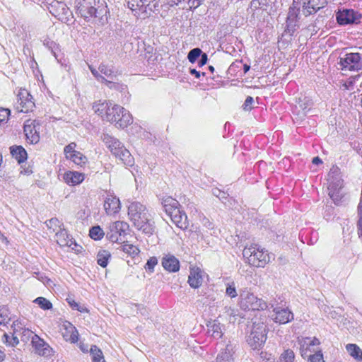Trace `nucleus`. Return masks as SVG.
Wrapping results in <instances>:
<instances>
[{"instance_id":"obj_1","label":"nucleus","mask_w":362,"mask_h":362,"mask_svg":"<svg viewBox=\"0 0 362 362\" xmlns=\"http://www.w3.org/2000/svg\"><path fill=\"white\" fill-rule=\"evenodd\" d=\"M128 216L137 229L145 233L151 234L153 232V221L146 206L138 202L130 203L128 206Z\"/></svg>"},{"instance_id":"obj_2","label":"nucleus","mask_w":362,"mask_h":362,"mask_svg":"<svg viewBox=\"0 0 362 362\" xmlns=\"http://www.w3.org/2000/svg\"><path fill=\"white\" fill-rule=\"evenodd\" d=\"M102 140L112 154L122 160L124 165H133L134 162L133 156L117 138L108 134H103Z\"/></svg>"},{"instance_id":"obj_3","label":"nucleus","mask_w":362,"mask_h":362,"mask_svg":"<svg viewBox=\"0 0 362 362\" xmlns=\"http://www.w3.org/2000/svg\"><path fill=\"white\" fill-rule=\"evenodd\" d=\"M163 207L172 221L180 228H187L189 226L185 212L180 209V204L175 199L167 197L163 199Z\"/></svg>"},{"instance_id":"obj_4","label":"nucleus","mask_w":362,"mask_h":362,"mask_svg":"<svg viewBox=\"0 0 362 362\" xmlns=\"http://www.w3.org/2000/svg\"><path fill=\"white\" fill-rule=\"evenodd\" d=\"M105 119L115 124L117 128L124 129L132 123L133 119L129 111L124 107L112 104L107 108Z\"/></svg>"},{"instance_id":"obj_5","label":"nucleus","mask_w":362,"mask_h":362,"mask_svg":"<svg viewBox=\"0 0 362 362\" xmlns=\"http://www.w3.org/2000/svg\"><path fill=\"white\" fill-rule=\"evenodd\" d=\"M243 255L244 257L248 259L250 264L257 267H264L270 261V257L267 251H264L257 245L245 247Z\"/></svg>"},{"instance_id":"obj_6","label":"nucleus","mask_w":362,"mask_h":362,"mask_svg":"<svg viewBox=\"0 0 362 362\" xmlns=\"http://www.w3.org/2000/svg\"><path fill=\"white\" fill-rule=\"evenodd\" d=\"M240 306L245 310H264L269 306L265 300L259 298L248 290H244L240 293Z\"/></svg>"},{"instance_id":"obj_7","label":"nucleus","mask_w":362,"mask_h":362,"mask_svg":"<svg viewBox=\"0 0 362 362\" xmlns=\"http://www.w3.org/2000/svg\"><path fill=\"white\" fill-rule=\"evenodd\" d=\"M128 7L135 16L144 18L158 10V4L156 0H129Z\"/></svg>"},{"instance_id":"obj_8","label":"nucleus","mask_w":362,"mask_h":362,"mask_svg":"<svg viewBox=\"0 0 362 362\" xmlns=\"http://www.w3.org/2000/svg\"><path fill=\"white\" fill-rule=\"evenodd\" d=\"M267 339L266 326L262 323H254L247 341L252 349H259Z\"/></svg>"},{"instance_id":"obj_9","label":"nucleus","mask_w":362,"mask_h":362,"mask_svg":"<svg viewBox=\"0 0 362 362\" xmlns=\"http://www.w3.org/2000/svg\"><path fill=\"white\" fill-rule=\"evenodd\" d=\"M338 64L342 71H358L362 68V54L356 52L346 53L339 57Z\"/></svg>"},{"instance_id":"obj_10","label":"nucleus","mask_w":362,"mask_h":362,"mask_svg":"<svg viewBox=\"0 0 362 362\" xmlns=\"http://www.w3.org/2000/svg\"><path fill=\"white\" fill-rule=\"evenodd\" d=\"M95 5L96 0H76L77 13L88 22L100 13Z\"/></svg>"},{"instance_id":"obj_11","label":"nucleus","mask_w":362,"mask_h":362,"mask_svg":"<svg viewBox=\"0 0 362 362\" xmlns=\"http://www.w3.org/2000/svg\"><path fill=\"white\" fill-rule=\"evenodd\" d=\"M128 229L129 225L126 222L119 221L112 222L109 226L107 237L113 243L121 242Z\"/></svg>"},{"instance_id":"obj_12","label":"nucleus","mask_w":362,"mask_h":362,"mask_svg":"<svg viewBox=\"0 0 362 362\" xmlns=\"http://www.w3.org/2000/svg\"><path fill=\"white\" fill-rule=\"evenodd\" d=\"M16 110L21 112H28L35 107L33 97L26 89H21L17 95Z\"/></svg>"},{"instance_id":"obj_13","label":"nucleus","mask_w":362,"mask_h":362,"mask_svg":"<svg viewBox=\"0 0 362 362\" xmlns=\"http://www.w3.org/2000/svg\"><path fill=\"white\" fill-rule=\"evenodd\" d=\"M40 123L35 119H27L23 126L26 139L30 144H37L40 141Z\"/></svg>"},{"instance_id":"obj_14","label":"nucleus","mask_w":362,"mask_h":362,"mask_svg":"<svg viewBox=\"0 0 362 362\" xmlns=\"http://www.w3.org/2000/svg\"><path fill=\"white\" fill-rule=\"evenodd\" d=\"M361 18V13L353 9H344L337 13V21L340 25L357 24Z\"/></svg>"},{"instance_id":"obj_15","label":"nucleus","mask_w":362,"mask_h":362,"mask_svg":"<svg viewBox=\"0 0 362 362\" xmlns=\"http://www.w3.org/2000/svg\"><path fill=\"white\" fill-rule=\"evenodd\" d=\"M302 5V13L304 16H308L315 14L320 9L324 8L327 0H300Z\"/></svg>"},{"instance_id":"obj_16","label":"nucleus","mask_w":362,"mask_h":362,"mask_svg":"<svg viewBox=\"0 0 362 362\" xmlns=\"http://www.w3.org/2000/svg\"><path fill=\"white\" fill-rule=\"evenodd\" d=\"M300 6L302 7L300 0H293V5L289 8L286 21V26L289 33H293L294 31L293 27L295 26L296 18L299 14Z\"/></svg>"},{"instance_id":"obj_17","label":"nucleus","mask_w":362,"mask_h":362,"mask_svg":"<svg viewBox=\"0 0 362 362\" xmlns=\"http://www.w3.org/2000/svg\"><path fill=\"white\" fill-rule=\"evenodd\" d=\"M274 313V320L276 323L286 324L294 318L293 313L288 308L276 307L273 308Z\"/></svg>"},{"instance_id":"obj_18","label":"nucleus","mask_w":362,"mask_h":362,"mask_svg":"<svg viewBox=\"0 0 362 362\" xmlns=\"http://www.w3.org/2000/svg\"><path fill=\"white\" fill-rule=\"evenodd\" d=\"M55 238L57 243L61 247L67 246L71 247L72 250H74L76 252L79 251V250L76 248L78 247L77 244L69 237L66 230L60 229L59 231L56 233Z\"/></svg>"},{"instance_id":"obj_19","label":"nucleus","mask_w":362,"mask_h":362,"mask_svg":"<svg viewBox=\"0 0 362 362\" xmlns=\"http://www.w3.org/2000/svg\"><path fill=\"white\" fill-rule=\"evenodd\" d=\"M32 344L36 352L41 356H49L52 352L50 346L37 334L32 337Z\"/></svg>"},{"instance_id":"obj_20","label":"nucleus","mask_w":362,"mask_h":362,"mask_svg":"<svg viewBox=\"0 0 362 362\" xmlns=\"http://www.w3.org/2000/svg\"><path fill=\"white\" fill-rule=\"evenodd\" d=\"M162 266L169 272H176L180 269V262L174 255L168 254L162 258Z\"/></svg>"},{"instance_id":"obj_21","label":"nucleus","mask_w":362,"mask_h":362,"mask_svg":"<svg viewBox=\"0 0 362 362\" xmlns=\"http://www.w3.org/2000/svg\"><path fill=\"white\" fill-rule=\"evenodd\" d=\"M104 209L108 215L117 213L120 209L119 199L112 195H107L104 202Z\"/></svg>"},{"instance_id":"obj_22","label":"nucleus","mask_w":362,"mask_h":362,"mask_svg":"<svg viewBox=\"0 0 362 362\" xmlns=\"http://www.w3.org/2000/svg\"><path fill=\"white\" fill-rule=\"evenodd\" d=\"M63 179L69 185H76L83 181L84 175L76 171H69L64 175Z\"/></svg>"},{"instance_id":"obj_23","label":"nucleus","mask_w":362,"mask_h":362,"mask_svg":"<svg viewBox=\"0 0 362 362\" xmlns=\"http://www.w3.org/2000/svg\"><path fill=\"white\" fill-rule=\"evenodd\" d=\"M203 278L199 269H192L188 276V283L192 288H197L201 286Z\"/></svg>"},{"instance_id":"obj_24","label":"nucleus","mask_w":362,"mask_h":362,"mask_svg":"<svg viewBox=\"0 0 362 362\" xmlns=\"http://www.w3.org/2000/svg\"><path fill=\"white\" fill-rule=\"evenodd\" d=\"M66 332L64 334V337L66 341L71 343H75L78 341V333L76 327H74L70 322H66L64 325Z\"/></svg>"},{"instance_id":"obj_25","label":"nucleus","mask_w":362,"mask_h":362,"mask_svg":"<svg viewBox=\"0 0 362 362\" xmlns=\"http://www.w3.org/2000/svg\"><path fill=\"white\" fill-rule=\"evenodd\" d=\"M208 333L215 339H219L223 335L222 328L220 322L214 320L207 325Z\"/></svg>"},{"instance_id":"obj_26","label":"nucleus","mask_w":362,"mask_h":362,"mask_svg":"<svg viewBox=\"0 0 362 362\" xmlns=\"http://www.w3.org/2000/svg\"><path fill=\"white\" fill-rule=\"evenodd\" d=\"M300 352L301 356L304 357V356L306 354V351L309 349L310 346H313L315 345H317L320 344L319 340L314 337V338H310V337H305L303 338L300 341Z\"/></svg>"},{"instance_id":"obj_27","label":"nucleus","mask_w":362,"mask_h":362,"mask_svg":"<svg viewBox=\"0 0 362 362\" xmlns=\"http://www.w3.org/2000/svg\"><path fill=\"white\" fill-rule=\"evenodd\" d=\"M300 352L301 356L304 357V356L306 354V351L309 349L310 346H313L315 345H317L320 344L319 340L314 337V338H310V337H305L303 338L300 341Z\"/></svg>"},{"instance_id":"obj_28","label":"nucleus","mask_w":362,"mask_h":362,"mask_svg":"<svg viewBox=\"0 0 362 362\" xmlns=\"http://www.w3.org/2000/svg\"><path fill=\"white\" fill-rule=\"evenodd\" d=\"M57 4L60 11L53 14L62 21L68 22L69 21V16L71 13L69 8L63 3L57 2Z\"/></svg>"},{"instance_id":"obj_29","label":"nucleus","mask_w":362,"mask_h":362,"mask_svg":"<svg viewBox=\"0 0 362 362\" xmlns=\"http://www.w3.org/2000/svg\"><path fill=\"white\" fill-rule=\"evenodd\" d=\"M11 153L19 163L23 162L27 158V153L21 146L11 147Z\"/></svg>"},{"instance_id":"obj_30","label":"nucleus","mask_w":362,"mask_h":362,"mask_svg":"<svg viewBox=\"0 0 362 362\" xmlns=\"http://www.w3.org/2000/svg\"><path fill=\"white\" fill-rule=\"evenodd\" d=\"M346 349L349 355L356 360L358 361H362V350L356 344H349L346 346Z\"/></svg>"},{"instance_id":"obj_31","label":"nucleus","mask_w":362,"mask_h":362,"mask_svg":"<svg viewBox=\"0 0 362 362\" xmlns=\"http://www.w3.org/2000/svg\"><path fill=\"white\" fill-rule=\"evenodd\" d=\"M111 255L107 250L99 251L97 255V262L102 267H106Z\"/></svg>"},{"instance_id":"obj_32","label":"nucleus","mask_w":362,"mask_h":362,"mask_svg":"<svg viewBox=\"0 0 362 362\" xmlns=\"http://www.w3.org/2000/svg\"><path fill=\"white\" fill-rule=\"evenodd\" d=\"M295 354L290 349H284L280 354L278 362H294Z\"/></svg>"},{"instance_id":"obj_33","label":"nucleus","mask_w":362,"mask_h":362,"mask_svg":"<svg viewBox=\"0 0 362 362\" xmlns=\"http://www.w3.org/2000/svg\"><path fill=\"white\" fill-rule=\"evenodd\" d=\"M67 158L78 165H82L87 162V158L78 151L69 155Z\"/></svg>"},{"instance_id":"obj_34","label":"nucleus","mask_w":362,"mask_h":362,"mask_svg":"<svg viewBox=\"0 0 362 362\" xmlns=\"http://www.w3.org/2000/svg\"><path fill=\"white\" fill-rule=\"evenodd\" d=\"M328 189L330 198L336 204H338L342 197V193L341 192L340 189H334V186L330 184L328 187Z\"/></svg>"},{"instance_id":"obj_35","label":"nucleus","mask_w":362,"mask_h":362,"mask_svg":"<svg viewBox=\"0 0 362 362\" xmlns=\"http://www.w3.org/2000/svg\"><path fill=\"white\" fill-rule=\"evenodd\" d=\"M111 105V102L106 103L105 101L101 102L100 100H99L93 103V109L96 114L101 115L103 114L104 110L107 112V108L108 107H110Z\"/></svg>"},{"instance_id":"obj_36","label":"nucleus","mask_w":362,"mask_h":362,"mask_svg":"<svg viewBox=\"0 0 362 362\" xmlns=\"http://www.w3.org/2000/svg\"><path fill=\"white\" fill-rule=\"evenodd\" d=\"M231 360L232 353L228 346H227L224 351H222L220 354H218L216 357L217 362H230Z\"/></svg>"},{"instance_id":"obj_37","label":"nucleus","mask_w":362,"mask_h":362,"mask_svg":"<svg viewBox=\"0 0 362 362\" xmlns=\"http://www.w3.org/2000/svg\"><path fill=\"white\" fill-rule=\"evenodd\" d=\"M90 354L93 362H105L102 351L96 346H92L90 348Z\"/></svg>"},{"instance_id":"obj_38","label":"nucleus","mask_w":362,"mask_h":362,"mask_svg":"<svg viewBox=\"0 0 362 362\" xmlns=\"http://www.w3.org/2000/svg\"><path fill=\"white\" fill-rule=\"evenodd\" d=\"M2 341L7 346L12 347L16 346L19 343V340L16 335L12 334V336L11 337L7 333L4 334L2 337Z\"/></svg>"},{"instance_id":"obj_39","label":"nucleus","mask_w":362,"mask_h":362,"mask_svg":"<svg viewBox=\"0 0 362 362\" xmlns=\"http://www.w3.org/2000/svg\"><path fill=\"white\" fill-rule=\"evenodd\" d=\"M43 45L51 51L53 55L57 59V51L59 50V45H57L55 42L50 40L49 39H45L43 41Z\"/></svg>"},{"instance_id":"obj_40","label":"nucleus","mask_w":362,"mask_h":362,"mask_svg":"<svg viewBox=\"0 0 362 362\" xmlns=\"http://www.w3.org/2000/svg\"><path fill=\"white\" fill-rule=\"evenodd\" d=\"M104 234L103 229L99 226L92 227L89 231L90 237L94 240L102 239Z\"/></svg>"},{"instance_id":"obj_41","label":"nucleus","mask_w":362,"mask_h":362,"mask_svg":"<svg viewBox=\"0 0 362 362\" xmlns=\"http://www.w3.org/2000/svg\"><path fill=\"white\" fill-rule=\"evenodd\" d=\"M10 320L8 310L5 307H0V325H6Z\"/></svg>"},{"instance_id":"obj_42","label":"nucleus","mask_w":362,"mask_h":362,"mask_svg":"<svg viewBox=\"0 0 362 362\" xmlns=\"http://www.w3.org/2000/svg\"><path fill=\"white\" fill-rule=\"evenodd\" d=\"M34 302L43 310H49L52 308V303L44 297H38Z\"/></svg>"},{"instance_id":"obj_43","label":"nucleus","mask_w":362,"mask_h":362,"mask_svg":"<svg viewBox=\"0 0 362 362\" xmlns=\"http://www.w3.org/2000/svg\"><path fill=\"white\" fill-rule=\"evenodd\" d=\"M98 69L101 74L104 75V77L107 76V78H113V77L115 76L114 70L107 65L101 64L100 65Z\"/></svg>"},{"instance_id":"obj_44","label":"nucleus","mask_w":362,"mask_h":362,"mask_svg":"<svg viewBox=\"0 0 362 362\" xmlns=\"http://www.w3.org/2000/svg\"><path fill=\"white\" fill-rule=\"evenodd\" d=\"M103 83H105L110 88L116 89L120 92H125L127 90V86L125 85L115 83L106 79L105 78Z\"/></svg>"},{"instance_id":"obj_45","label":"nucleus","mask_w":362,"mask_h":362,"mask_svg":"<svg viewBox=\"0 0 362 362\" xmlns=\"http://www.w3.org/2000/svg\"><path fill=\"white\" fill-rule=\"evenodd\" d=\"M202 51L199 48H194L190 50L187 55V59L191 63H194L199 57L202 54Z\"/></svg>"},{"instance_id":"obj_46","label":"nucleus","mask_w":362,"mask_h":362,"mask_svg":"<svg viewBox=\"0 0 362 362\" xmlns=\"http://www.w3.org/2000/svg\"><path fill=\"white\" fill-rule=\"evenodd\" d=\"M25 325L20 320H16L13 322L12 324V329H13V334H15V335H17L19 334L23 330L24 327H25Z\"/></svg>"},{"instance_id":"obj_47","label":"nucleus","mask_w":362,"mask_h":362,"mask_svg":"<svg viewBox=\"0 0 362 362\" xmlns=\"http://www.w3.org/2000/svg\"><path fill=\"white\" fill-rule=\"evenodd\" d=\"M158 264V260L156 257H151L145 265V269L151 273L154 271L155 266Z\"/></svg>"},{"instance_id":"obj_48","label":"nucleus","mask_w":362,"mask_h":362,"mask_svg":"<svg viewBox=\"0 0 362 362\" xmlns=\"http://www.w3.org/2000/svg\"><path fill=\"white\" fill-rule=\"evenodd\" d=\"M123 250H124V252H125L131 255H137L139 252V250L137 247H136L133 245H129V244H126V245H123Z\"/></svg>"},{"instance_id":"obj_49","label":"nucleus","mask_w":362,"mask_h":362,"mask_svg":"<svg viewBox=\"0 0 362 362\" xmlns=\"http://www.w3.org/2000/svg\"><path fill=\"white\" fill-rule=\"evenodd\" d=\"M10 113L9 109L0 107V124L7 122Z\"/></svg>"},{"instance_id":"obj_50","label":"nucleus","mask_w":362,"mask_h":362,"mask_svg":"<svg viewBox=\"0 0 362 362\" xmlns=\"http://www.w3.org/2000/svg\"><path fill=\"white\" fill-rule=\"evenodd\" d=\"M308 362H325L323 355L321 351H317L315 354L310 355L308 358Z\"/></svg>"},{"instance_id":"obj_51","label":"nucleus","mask_w":362,"mask_h":362,"mask_svg":"<svg viewBox=\"0 0 362 362\" xmlns=\"http://www.w3.org/2000/svg\"><path fill=\"white\" fill-rule=\"evenodd\" d=\"M21 335L22 341H26L34 335L33 332L28 328L24 327L23 330L19 334Z\"/></svg>"},{"instance_id":"obj_52","label":"nucleus","mask_w":362,"mask_h":362,"mask_svg":"<svg viewBox=\"0 0 362 362\" xmlns=\"http://www.w3.org/2000/svg\"><path fill=\"white\" fill-rule=\"evenodd\" d=\"M76 147V144L74 142L69 144V145L64 147V152L66 155V158H68L69 155L73 154L74 153L76 152V151H75Z\"/></svg>"},{"instance_id":"obj_53","label":"nucleus","mask_w":362,"mask_h":362,"mask_svg":"<svg viewBox=\"0 0 362 362\" xmlns=\"http://www.w3.org/2000/svg\"><path fill=\"white\" fill-rule=\"evenodd\" d=\"M226 293L230 298H235L238 296L234 283L227 286Z\"/></svg>"},{"instance_id":"obj_54","label":"nucleus","mask_w":362,"mask_h":362,"mask_svg":"<svg viewBox=\"0 0 362 362\" xmlns=\"http://www.w3.org/2000/svg\"><path fill=\"white\" fill-rule=\"evenodd\" d=\"M69 303L70 306L76 310H78L81 313H87L88 310L86 308L80 305L78 303L75 302L74 300H69Z\"/></svg>"},{"instance_id":"obj_55","label":"nucleus","mask_w":362,"mask_h":362,"mask_svg":"<svg viewBox=\"0 0 362 362\" xmlns=\"http://www.w3.org/2000/svg\"><path fill=\"white\" fill-rule=\"evenodd\" d=\"M254 103V99L251 96H247L243 105V107L245 110H250L252 109V103Z\"/></svg>"},{"instance_id":"obj_56","label":"nucleus","mask_w":362,"mask_h":362,"mask_svg":"<svg viewBox=\"0 0 362 362\" xmlns=\"http://www.w3.org/2000/svg\"><path fill=\"white\" fill-rule=\"evenodd\" d=\"M89 69L92 74L97 78V80L103 83V81L105 80V77L103 75L100 74L98 71L93 66H89Z\"/></svg>"},{"instance_id":"obj_57","label":"nucleus","mask_w":362,"mask_h":362,"mask_svg":"<svg viewBox=\"0 0 362 362\" xmlns=\"http://www.w3.org/2000/svg\"><path fill=\"white\" fill-rule=\"evenodd\" d=\"M203 0H187V4L190 9H195L199 7Z\"/></svg>"},{"instance_id":"obj_58","label":"nucleus","mask_w":362,"mask_h":362,"mask_svg":"<svg viewBox=\"0 0 362 362\" xmlns=\"http://www.w3.org/2000/svg\"><path fill=\"white\" fill-rule=\"evenodd\" d=\"M356 261L354 259V256L352 255L351 257H350L347 262V265L346 267V272H349L351 271L354 264H355Z\"/></svg>"},{"instance_id":"obj_59","label":"nucleus","mask_w":362,"mask_h":362,"mask_svg":"<svg viewBox=\"0 0 362 362\" xmlns=\"http://www.w3.org/2000/svg\"><path fill=\"white\" fill-rule=\"evenodd\" d=\"M200 56H201V59L199 61V65L200 66H202L206 64L208 57H207V54L206 53H202V54Z\"/></svg>"},{"instance_id":"obj_60","label":"nucleus","mask_w":362,"mask_h":362,"mask_svg":"<svg viewBox=\"0 0 362 362\" xmlns=\"http://www.w3.org/2000/svg\"><path fill=\"white\" fill-rule=\"evenodd\" d=\"M213 194H214L216 197H218L220 199L226 197H225V193H224L223 192L220 191V190H219V189H214V190L213 191Z\"/></svg>"},{"instance_id":"obj_61","label":"nucleus","mask_w":362,"mask_h":362,"mask_svg":"<svg viewBox=\"0 0 362 362\" xmlns=\"http://www.w3.org/2000/svg\"><path fill=\"white\" fill-rule=\"evenodd\" d=\"M250 7L253 9L261 8L259 1L258 0H252L250 2Z\"/></svg>"},{"instance_id":"obj_62","label":"nucleus","mask_w":362,"mask_h":362,"mask_svg":"<svg viewBox=\"0 0 362 362\" xmlns=\"http://www.w3.org/2000/svg\"><path fill=\"white\" fill-rule=\"evenodd\" d=\"M59 222L57 218H51L48 221L47 226L52 227V226H57L59 224Z\"/></svg>"},{"instance_id":"obj_63","label":"nucleus","mask_w":362,"mask_h":362,"mask_svg":"<svg viewBox=\"0 0 362 362\" xmlns=\"http://www.w3.org/2000/svg\"><path fill=\"white\" fill-rule=\"evenodd\" d=\"M189 72L192 75H194L197 78L200 77V72L197 71L195 69H191Z\"/></svg>"},{"instance_id":"obj_64","label":"nucleus","mask_w":362,"mask_h":362,"mask_svg":"<svg viewBox=\"0 0 362 362\" xmlns=\"http://www.w3.org/2000/svg\"><path fill=\"white\" fill-rule=\"evenodd\" d=\"M260 4L261 8H264L265 6H267L270 0H258Z\"/></svg>"}]
</instances>
